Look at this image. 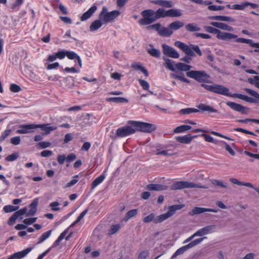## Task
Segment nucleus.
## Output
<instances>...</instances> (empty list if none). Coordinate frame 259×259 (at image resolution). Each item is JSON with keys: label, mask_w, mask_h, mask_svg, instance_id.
<instances>
[{"label": "nucleus", "mask_w": 259, "mask_h": 259, "mask_svg": "<svg viewBox=\"0 0 259 259\" xmlns=\"http://www.w3.org/2000/svg\"><path fill=\"white\" fill-rule=\"evenodd\" d=\"M175 45L180 49L186 56L183 58H181V60L187 63H190L192 61L191 57H195V54L194 52H196L199 56L202 55V52L199 47L197 45H191L188 46L184 43L177 41L175 43Z\"/></svg>", "instance_id": "f257e3e1"}, {"label": "nucleus", "mask_w": 259, "mask_h": 259, "mask_svg": "<svg viewBox=\"0 0 259 259\" xmlns=\"http://www.w3.org/2000/svg\"><path fill=\"white\" fill-rule=\"evenodd\" d=\"M207 32L217 34V38L219 39L229 41L234 39L235 41L237 35L229 32L221 31L220 30L211 26L205 27Z\"/></svg>", "instance_id": "f03ea898"}, {"label": "nucleus", "mask_w": 259, "mask_h": 259, "mask_svg": "<svg viewBox=\"0 0 259 259\" xmlns=\"http://www.w3.org/2000/svg\"><path fill=\"white\" fill-rule=\"evenodd\" d=\"M201 86L207 91L214 93L232 97V94L230 93L229 89L224 85L218 84L208 85L203 83Z\"/></svg>", "instance_id": "7ed1b4c3"}, {"label": "nucleus", "mask_w": 259, "mask_h": 259, "mask_svg": "<svg viewBox=\"0 0 259 259\" xmlns=\"http://www.w3.org/2000/svg\"><path fill=\"white\" fill-rule=\"evenodd\" d=\"M120 15V12L118 10L112 11L108 12L106 7H103L102 10L99 15V19L104 23H107L109 22L114 20L116 17Z\"/></svg>", "instance_id": "20e7f679"}, {"label": "nucleus", "mask_w": 259, "mask_h": 259, "mask_svg": "<svg viewBox=\"0 0 259 259\" xmlns=\"http://www.w3.org/2000/svg\"><path fill=\"white\" fill-rule=\"evenodd\" d=\"M130 123L135 127L136 132L150 133L156 130V126L151 123L135 121H131Z\"/></svg>", "instance_id": "39448f33"}, {"label": "nucleus", "mask_w": 259, "mask_h": 259, "mask_svg": "<svg viewBox=\"0 0 259 259\" xmlns=\"http://www.w3.org/2000/svg\"><path fill=\"white\" fill-rule=\"evenodd\" d=\"M143 18L139 21L142 25L150 24L156 21L154 11L152 10H146L142 12Z\"/></svg>", "instance_id": "423d86ee"}, {"label": "nucleus", "mask_w": 259, "mask_h": 259, "mask_svg": "<svg viewBox=\"0 0 259 259\" xmlns=\"http://www.w3.org/2000/svg\"><path fill=\"white\" fill-rule=\"evenodd\" d=\"M187 76L199 82L205 81L209 76L204 71H190L186 73Z\"/></svg>", "instance_id": "0eeeda50"}, {"label": "nucleus", "mask_w": 259, "mask_h": 259, "mask_svg": "<svg viewBox=\"0 0 259 259\" xmlns=\"http://www.w3.org/2000/svg\"><path fill=\"white\" fill-rule=\"evenodd\" d=\"M228 106L230 107L232 109L240 112L243 114H248L249 113V109L244 107L239 104L233 102H228L226 103Z\"/></svg>", "instance_id": "6e6552de"}, {"label": "nucleus", "mask_w": 259, "mask_h": 259, "mask_svg": "<svg viewBox=\"0 0 259 259\" xmlns=\"http://www.w3.org/2000/svg\"><path fill=\"white\" fill-rule=\"evenodd\" d=\"M136 130L131 126H125L118 128L116 131V135L119 137H124L134 134Z\"/></svg>", "instance_id": "1a4fd4ad"}, {"label": "nucleus", "mask_w": 259, "mask_h": 259, "mask_svg": "<svg viewBox=\"0 0 259 259\" xmlns=\"http://www.w3.org/2000/svg\"><path fill=\"white\" fill-rule=\"evenodd\" d=\"M162 48L163 53L165 56L175 59L179 58V53L172 47L166 44H163Z\"/></svg>", "instance_id": "9d476101"}, {"label": "nucleus", "mask_w": 259, "mask_h": 259, "mask_svg": "<svg viewBox=\"0 0 259 259\" xmlns=\"http://www.w3.org/2000/svg\"><path fill=\"white\" fill-rule=\"evenodd\" d=\"M191 182L187 181H178L172 184L170 187L172 190H182L185 188H191Z\"/></svg>", "instance_id": "9b49d317"}, {"label": "nucleus", "mask_w": 259, "mask_h": 259, "mask_svg": "<svg viewBox=\"0 0 259 259\" xmlns=\"http://www.w3.org/2000/svg\"><path fill=\"white\" fill-rule=\"evenodd\" d=\"M216 226L214 225L206 226L198 230L196 232V233L197 236H203L204 235L213 232Z\"/></svg>", "instance_id": "f8f14e48"}, {"label": "nucleus", "mask_w": 259, "mask_h": 259, "mask_svg": "<svg viewBox=\"0 0 259 259\" xmlns=\"http://www.w3.org/2000/svg\"><path fill=\"white\" fill-rule=\"evenodd\" d=\"M21 129L17 131V133L19 134H25L32 132V130L35 129L34 124L21 125L19 126Z\"/></svg>", "instance_id": "ddd939ff"}, {"label": "nucleus", "mask_w": 259, "mask_h": 259, "mask_svg": "<svg viewBox=\"0 0 259 259\" xmlns=\"http://www.w3.org/2000/svg\"><path fill=\"white\" fill-rule=\"evenodd\" d=\"M210 24L214 27L222 29L223 30H226L229 32L234 31V28L232 26L224 23L219 22H211Z\"/></svg>", "instance_id": "4468645a"}, {"label": "nucleus", "mask_w": 259, "mask_h": 259, "mask_svg": "<svg viewBox=\"0 0 259 259\" xmlns=\"http://www.w3.org/2000/svg\"><path fill=\"white\" fill-rule=\"evenodd\" d=\"M198 137L197 135L191 136L190 134H188L183 136H178L176 138V140L183 144H190L194 138Z\"/></svg>", "instance_id": "2eb2a0df"}, {"label": "nucleus", "mask_w": 259, "mask_h": 259, "mask_svg": "<svg viewBox=\"0 0 259 259\" xmlns=\"http://www.w3.org/2000/svg\"><path fill=\"white\" fill-rule=\"evenodd\" d=\"M31 250V248H27L22 251L17 252L10 255L8 259H21L25 256Z\"/></svg>", "instance_id": "dca6fc26"}, {"label": "nucleus", "mask_w": 259, "mask_h": 259, "mask_svg": "<svg viewBox=\"0 0 259 259\" xmlns=\"http://www.w3.org/2000/svg\"><path fill=\"white\" fill-rule=\"evenodd\" d=\"M97 7L94 5L89 10L85 12L80 17V20L82 21H85L90 18L93 14L97 11Z\"/></svg>", "instance_id": "f3484780"}, {"label": "nucleus", "mask_w": 259, "mask_h": 259, "mask_svg": "<svg viewBox=\"0 0 259 259\" xmlns=\"http://www.w3.org/2000/svg\"><path fill=\"white\" fill-rule=\"evenodd\" d=\"M236 42L241 43V44H247L251 47L259 49V43H254L252 39H246L244 38L238 37L235 40Z\"/></svg>", "instance_id": "a211bd4d"}, {"label": "nucleus", "mask_w": 259, "mask_h": 259, "mask_svg": "<svg viewBox=\"0 0 259 259\" xmlns=\"http://www.w3.org/2000/svg\"><path fill=\"white\" fill-rule=\"evenodd\" d=\"M167 188V186L156 184H149L147 186V189L150 191L165 190Z\"/></svg>", "instance_id": "6ab92c4d"}, {"label": "nucleus", "mask_w": 259, "mask_h": 259, "mask_svg": "<svg viewBox=\"0 0 259 259\" xmlns=\"http://www.w3.org/2000/svg\"><path fill=\"white\" fill-rule=\"evenodd\" d=\"M167 17H180L182 16V11L177 9H170L166 10Z\"/></svg>", "instance_id": "aec40b11"}, {"label": "nucleus", "mask_w": 259, "mask_h": 259, "mask_svg": "<svg viewBox=\"0 0 259 259\" xmlns=\"http://www.w3.org/2000/svg\"><path fill=\"white\" fill-rule=\"evenodd\" d=\"M35 128H40L43 131L46 132V134H49L51 131L56 129V127L51 126L49 124H35Z\"/></svg>", "instance_id": "412c9836"}, {"label": "nucleus", "mask_w": 259, "mask_h": 259, "mask_svg": "<svg viewBox=\"0 0 259 259\" xmlns=\"http://www.w3.org/2000/svg\"><path fill=\"white\" fill-rule=\"evenodd\" d=\"M172 33V31L169 29V27L167 28L161 26L159 31L158 34L162 37H169Z\"/></svg>", "instance_id": "4be33fe9"}, {"label": "nucleus", "mask_w": 259, "mask_h": 259, "mask_svg": "<svg viewBox=\"0 0 259 259\" xmlns=\"http://www.w3.org/2000/svg\"><path fill=\"white\" fill-rule=\"evenodd\" d=\"M198 108L199 109L203 111H208L211 113H218V110L214 108L213 107L206 105L205 104H200L198 105Z\"/></svg>", "instance_id": "5701e85b"}, {"label": "nucleus", "mask_w": 259, "mask_h": 259, "mask_svg": "<svg viewBox=\"0 0 259 259\" xmlns=\"http://www.w3.org/2000/svg\"><path fill=\"white\" fill-rule=\"evenodd\" d=\"M211 20H219L222 21L227 22H235L234 19L229 17V16H213L209 17Z\"/></svg>", "instance_id": "b1692460"}, {"label": "nucleus", "mask_w": 259, "mask_h": 259, "mask_svg": "<svg viewBox=\"0 0 259 259\" xmlns=\"http://www.w3.org/2000/svg\"><path fill=\"white\" fill-rule=\"evenodd\" d=\"M38 204V201L37 199H34L32 202L30 204L29 206L30 209L27 213V216H32L35 214L36 211V207Z\"/></svg>", "instance_id": "393cba45"}, {"label": "nucleus", "mask_w": 259, "mask_h": 259, "mask_svg": "<svg viewBox=\"0 0 259 259\" xmlns=\"http://www.w3.org/2000/svg\"><path fill=\"white\" fill-rule=\"evenodd\" d=\"M166 10L163 8H159L156 11H154V15L156 20L161 18H165L167 17Z\"/></svg>", "instance_id": "a878e982"}, {"label": "nucleus", "mask_w": 259, "mask_h": 259, "mask_svg": "<svg viewBox=\"0 0 259 259\" xmlns=\"http://www.w3.org/2000/svg\"><path fill=\"white\" fill-rule=\"evenodd\" d=\"M163 59L165 61L164 63L163 64V66L168 70L172 71H175L176 69L174 65V62L171 60L165 57H163Z\"/></svg>", "instance_id": "bb28decb"}, {"label": "nucleus", "mask_w": 259, "mask_h": 259, "mask_svg": "<svg viewBox=\"0 0 259 259\" xmlns=\"http://www.w3.org/2000/svg\"><path fill=\"white\" fill-rule=\"evenodd\" d=\"M103 25V22L100 20L94 21L90 26L91 31H94L100 28Z\"/></svg>", "instance_id": "cd10ccee"}, {"label": "nucleus", "mask_w": 259, "mask_h": 259, "mask_svg": "<svg viewBox=\"0 0 259 259\" xmlns=\"http://www.w3.org/2000/svg\"><path fill=\"white\" fill-rule=\"evenodd\" d=\"M184 25V23L182 21H176L170 23L168 26L171 30H177L182 28Z\"/></svg>", "instance_id": "c85d7f7f"}, {"label": "nucleus", "mask_w": 259, "mask_h": 259, "mask_svg": "<svg viewBox=\"0 0 259 259\" xmlns=\"http://www.w3.org/2000/svg\"><path fill=\"white\" fill-rule=\"evenodd\" d=\"M154 4L167 8H171L174 5L172 2L164 0H157Z\"/></svg>", "instance_id": "c756f323"}, {"label": "nucleus", "mask_w": 259, "mask_h": 259, "mask_svg": "<svg viewBox=\"0 0 259 259\" xmlns=\"http://www.w3.org/2000/svg\"><path fill=\"white\" fill-rule=\"evenodd\" d=\"M107 102L114 103H127L128 100L123 97H111L106 99Z\"/></svg>", "instance_id": "7c9ffc66"}, {"label": "nucleus", "mask_w": 259, "mask_h": 259, "mask_svg": "<svg viewBox=\"0 0 259 259\" xmlns=\"http://www.w3.org/2000/svg\"><path fill=\"white\" fill-rule=\"evenodd\" d=\"M147 52L152 56L155 58H159L160 57V51L153 48L151 45H150V48L147 49Z\"/></svg>", "instance_id": "2f4dec72"}, {"label": "nucleus", "mask_w": 259, "mask_h": 259, "mask_svg": "<svg viewBox=\"0 0 259 259\" xmlns=\"http://www.w3.org/2000/svg\"><path fill=\"white\" fill-rule=\"evenodd\" d=\"M186 29L189 32L199 31L201 28L195 23H189L185 26Z\"/></svg>", "instance_id": "473e14b6"}, {"label": "nucleus", "mask_w": 259, "mask_h": 259, "mask_svg": "<svg viewBox=\"0 0 259 259\" xmlns=\"http://www.w3.org/2000/svg\"><path fill=\"white\" fill-rule=\"evenodd\" d=\"M176 67L179 70L182 71H187L192 68V66L189 65L185 64L183 63H177L175 65Z\"/></svg>", "instance_id": "72a5a7b5"}, {"label": "nucleus", "mask_w": 259, "mask_h": 259, "mask_svg": "<svg viewBox=\"0 0 259 259\" xmlns=\"http://www.w3.org/2000/svg\"><path fill=\"white\" fill-rule=\"evenodd\" d=\"M132 67L135 70H138L141 71L146 77L148 76V72L146 69L142 66V64L140 63L136 64H133L132 65Z\"/></svg>", "instance_id": "f704fd0d"}, {"label": "nucleus", "mask_w": 259, "mask_h": 259, "mask_svg": "<svg viewBox=\"0 0 259 259\" xmlns=\"http://www.w3.org/2000/svg\"><path fill=\"white\" fill-rule=\"evenodd\" d=\"M192 129V127L188 125H182L177 127L174 130L175 133H181L184 132H186Z\"/></svg>", "instance_id": "c9c22d12"}, {"label": "nucleus", "mask_w": 259, "mask_h": 259, "mask_svg": "<svg viewBox=\"0 0 259 259\" xmlns=\"http://www.w3.org/2000/svg\"><path fill=\"white\" fill-rule=\"evenodd\" d=\"M181 208V207L180 205H174L170 206L169 208L168 211L166 213L168 217L169 218L173 215L175 212L177 210H179Z\"/></svg>", "instance_id": "e433bc0d"}, {"label": "nucleus", "mask_w": 259, "mask_h": 259, "mask_svg": "<svg viewBox=\"0 0 259 259\" xmlns=\"http://www.w3.org/2000/svg\"><path fill=\"white\" fill-rule=\"evenodd\" d=\"M188 249H189V248L187 245H186L180 247L172 255L171 258H174L176 257L177 256L183 254L186 251L188 250Z\"/></svg>", "instance_id": "4c0bfd02"}, {"label": "nucleus", "mask_w": 259, "mask_h": 259, "mask_svg": "<svg viewBox=\"0 0 259 259\" xmlns=\"http://www.w3.org/2000/svg\"><path fill=\"white\" fill-rule=\"evenodd\" d=\"M105 176L104 175H101L99 177H97L94 180L92 184V188L94 189L97 187L98 185L101 184L103 180L105 179Z\"/></svg>", "instance_id": "58836bf2"}, {"label": "nucleus", "mask_w": 259, "mask_h": 259, "mask_svg": "<svg viewBox=\"0 0 259 259\" xmlns=\"http://www.w3.org/2000/svg\"><path fill=\"white\" fill-rule=\"evenodd\" d=\"M198 112H199V109L193 108L182 109L180 111V112L182 114H190L193 113H197Z\"/></svg>", "instance_id": "ea45409f"}, {"label": "nucleus", "mask_w": 259, "mask_h": 259, "mask_svg": "<svg viewBox=\"0 0 259 259\" xmlns=\"http://www.w3.org/2000/svg\"><path fill=\"white\" fill-rule=\"evenodd\" d=\"M207 208L195 207L193 208L192 212L193 215H196L207 212Z\"/></svg>", "instance_id": "a19ab883"}, {"label": "nucleus", "mask_w": 259, "mask_h": 259, "mask_svg": "<svg viewBox=\"0 0 259 259\" xmlns=\"http://www.w3.org/2000/svg\"><path fill=\"white\" fill-rule=\"evenodd\" d=\"M205 238H206V237H204L196 239L195 240H194L191 241L189 244H188L187 245H188L189 248L190 249V248L196 246L197 245L200 244Z\"/></svg>", "instance_id": "79ce46f5"}, {"label": "nucleus", "mask_w": 259, "mask_h": 259, "mask_svg": "<svg viewBox=\"0 0 259 259\" xmlns=\"http://www.w3.org/2000/svg\"><path fill=\"white\" fill-rule=\"evenodd\" d=\"M155 152V154L157 155H162L164 156H172L174 155L173 153L170 152V150H161L159 149H156Z\"/></svg>", "instance_id": "37998d69"}, {"label": "nucleus", "mask_w": 259, "mask_h": 259, "mask_svg": "<svg viewBox=\"0 0 259 259\" xmlns=\"http://www.w3.org/2000/svg\"><path fill=\"white\" fill-rule=\"evenodd\" d=\"M169 218L168 215L166 213H164L161 215H159L157 216L156 218H155L154 220V223L155 224H158L159 223H161L163 221H165V220Z\"/></svg>", "instance_id": "c03bdc74"}, {"label": "nucleus", "mask_w": 259, "mask_h": 259, "mask_svg": "<svg viewBox=\"0 0 259 259\" xmlns=\"http://www.w3.org/2000/svg\"><path fill=\"white\" fill-rule=\"evenodd\" d=\"M52 233V230H49L44 233L39 237L37 244H40L48 238Z\"/></svg>", "instance_id": "a18cd8bd"}, {"label": "nucleus", "mask_w": 259, "mask_h": 259, "mask_svg": "<svg viewBox=\"0 0 259 259\" xmlns=\"http://www.w3.org/2000/svg\"><path fill=\"white\" fill-rule=\"evenodd\" d=\"M138 210L137 209H133L128 211L126 214L125 217V221H126L136 216L137 214Z\"/></svg>", "instance_id": "49530a36"}, {"label": "nucleus", "mask_w": 259, "mask_h": 259, "mask_svg": "<svg viewBox=\"0 0 259 259\" xmlns=\"http://www.w3.org/2000/svg\"><path fill=\"white\" fill-rule=\"evenodd\" d=\"M19 208V206L13 205H6L4 207V210L6 212H11L16 211Z\"/></svg>", "instance_id": "de8ad7c7"}, {"label": "nucleus", "mask_w": 259, "mask_h": 259, "mask_svg": "<svg viewBox=\"0 0 259 259\" xmlns=\"http://www.w3.org/2000/svg\"><path fill=\"white\" fill-rule=\"evenodd\" d=\"M120 225L119 224L112 225L109 231V234L110 235H113L116 233L120 229Z\"/></svg>", "instance_id": "09e8293b"}, {"label": "nucleus", "mask_w": 259, "mask_h": 259, "mask_svg": "<svg viewBox=\"0 0 259 259\" xmlns=\"http://www.w3.org/2000/svg\"><path fill=\"white\" fill-rule=\"evenodd\" d=\"M59 205L60 203L58 202L54 201L51 203L49 204V206L51 208L52 210L56 211L60 210L59 207Z\"/></svg>", "instance_id": "8fccbe9b"}, {"label": "nucleus", "mask_w": 259, "mask_h": 259, "mask_svg": "<svg viewBox=\"0 0 259 259\" xmlns=\"http://www.w3.org/2000/svg\"><path fill=\"white\" fill-rule=\"evenodd\" d=\"M244 90L250 96L259 99V94L256 92L248 88H245Z\"/></svg>", "instance_id": "3c124183"}, {"label": "nucleus", "mask_w": 259, "mask_h": 259, "mask_svg": "<svg viewBox=\"0 0 259 259\" xmlns=\"http://www.w3.org/2000/svg\"><path fill=\"white\" fill-rule=\"evenodd\" d=\"M11 132L12 131L10 129L5 130L0 136V142L5 140L11 134Z\"/></svg>", "instance_id": "603ef678"}, {"label": "nucleus", "mask_w": 259, "mask_h": 259, "mask_svg": "<svg viewBox=\"0 0 259 259\" xmlns=\"http://www.w3.org/2000/svg\"><path fill=\"white\" fill-rule=\"evenodd\" d=\"M211 183L214 186H219L224 188H227V185L225 184H224L223 182L221 181H219L217 180H212L211 181Z\"/></svg>", "instance_id": "864d4df0"}, {"label": "nucleus", "mask_w": 259, "mask_h": 259, "mask_svg": "<svg viewBox=\"0 0 259 259\" xmlns=\"http://www.w3.org/2000/svg\"><path fill=\"white\" fill-rule=\"evenodd\" d=\"M161 25L160 23L154 24L150 26H148L146 27L147 29H154L157 31L158 33H159V31L160 29Z\"/></svg>", "instance_id": "5fc2aeb1"}, {"label": "nucleus", "mask_w": 259, "mask_h": 259, "mask_svg": "<svg viewBox=\"0 0 259 259\" xmlns=\"http://www.w3.org/2000/svg\"><path fill=\"white\" fill-rule=\"evenodd\" d=\"M66 56H67V57L68 59H71V60H73L75 58L76 59L77 56H78V55H77V54H76L75 52H72V51H66Z\"/></svg>", "instance_id": "6e6d98bb"}, {"label": "nucleus", "mask_w": 259, "mask_h": 259, "mask_svg": "<svg viewBox=\"0 0 259 259\" xmlns=\"http://www.w3.org/2000/svg\"><path fill=\"white\" fill-rule=\"evenodd\" d=\"M139 82L144 90H148L149 88V84L147 81L139 79Z\"/></svg>", "instance_id": "4d7b16f0"}, {"label": "nucleus", "mask_w": 259, "mask_h": 259, "mask_svg": "<svg viewBox=\"0 0 259 259\" xmlns=\"http://www.w3.org/2000/svg\"><path fill=\"white\" fill-rule=\"evenodd\" d=\"M155 219V215L154 213H151L149 215L145 217L143 219V221L145 223H149L152 221L154 222V220Z\"/></svg>", "instance_id": "13d9d810"}, {"label": "nucleus", "mask_w": 259, "mask_h": 259, "mask_svg": "<svg viewBox=\"0 0 259 259\" xmlns=\"http://www.w3.org/2000/svg\"><path fill=\"white\" fill-rule=\"evenodd\" d=\"M18 157V154L17 153H13L8 156H7L5 158L6 160L7 161H13L15 160Z\"/></svg>", "instance_id": "bf43d9fd"}, {"label": "nucleus", "mask_w": 259, "mask_h": 259, "mask_svg": "<svg viewBox=\"0 0 259 259\" xmlns=\"http://www.w3.org/2000/svg\"><path fill=\"white\" fill-rule=\"evenodd\" d=\"M237 121L243 123H246L248 121H251L259 124V119H257L246 118L245 119H238Z\"/></svg>", "instance_id": "052dcab7"}, {"label": "nucleus", "mask_w": 259, "mask_h": 259, "mask_svg": "<svg viewBox=\"0 0 259 259\" xmlns=\"http://www.w3.org/2000/svg\"><path fill=\"white\" fill-rule=\"evenodd\" d=\"M232 97L237 98L238 99H241V100H244V101L247 102L249 97H248L246 95H244L239 94H232Z\"/></svg>", "instance_id": "680f3d73"}, {"label": "nucleus", "mask_w": 259, "mask_h": 259, "mask_svg": "<svg viewBox=\"0 0 259 259\" xmlns=\"http://www.w3.org/2000/svg\"><path fill=\"white\" fill-rule=\"evenodd\" d=\"M10 90L13 93H17L21 91V88L16 84H11L10 85Z\"/></svg>", "instance_id": "e2e57ef3"}, {"label": "nucleus", "mask_w": 259, "mask_h": 259, "mask_svg": "<svg viewBox=\"0 0 259 259\" xmlns=\"http://www.w3.org/2000/svg\"><path fill=\"white\" fill-rule=\"evenodd\" d=\"M208 10L210 11H220L223 10L224 9V6H215V5H211L209 6L208 7Z\"/></svg>", "instance_id": "0e129e2a"}, {"label": "nucleus", "mask_w": 259, "mask_h": 259, "mask_svg": "<svg viewBox=\"0 0 259 259\" xmlns=\"http://www.w3.org/2000/svg\"><path fill=\"white\" fill-rule=\"evenodd\" d=\"M21 138L20 137L17 136L13 137L11 139V143L14 145H18L20 143Z\"/></svg>", "instance_id": "69168bd1"}, {"label": "nucleus", "mask_w": 259, "mask_h": 259, "mask_svg": "<svg viewBox=\"0 0 259 259\" xmlns=\"http://www.w3.org/2000/svg\"><path fill=\"white\" fill-rule=\"evenodd\" d=\"M37 220V218H28L23 220V223L25 225H31L35 223Z\"/></svg>", "instance_id": "338daca9"}, {"label": "nucleus", "mask_w": 259, "mask_h": 259, "mask_svg": "<svg viewBox=\"0 0 259 259\" xmlns=\"http://www.w3.org/2000/svg\"><path fill=\"white\" fill-rule=\"evenodd\" d=\"M14 179L15 180L14 183L18 185L22 184L24 182L22 176H15Z\"/></svg>", "instance_id": "774afa93"}]
</instances>
